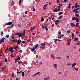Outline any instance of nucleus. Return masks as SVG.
Listing matches in <instances>:
<instances>
[{"label": "nucleus", "instance_id": "nucleus-1", "mask_svg": "<svg viewBox=\"0 0 80 80\" xmlns=\"http://www.w3.org/2000/svg\"><path fill=\"white\" fill-rule=\"evenodd\" d=\"M14 35H18L19 37H22V34L20 32H17L14 33Z\"/></svg>", "mask_w": 80, "mask_h": 80}, {"label": "nucleus", "instance_id": "nucleus-2", "mask_svg": "<svg viewBox=\"0 0 80 80\" xmlns=\"http://www.w3.org/2000/svg\"><path fill=\"white\" fill-rule=\"evenodd\" d=\"M13 48H14L13 47H11L8 50V52H11V51H12V50H13Z\"/></svg>", "mask_w": 80, "mask_h": 80}, {"label": "nucleus", "instance_id": "nucleus-3", "mask_svg": "<svg viewBox=\"0 0 80 80\" xmlns=\"http://www.w3.org/2000/svg\"><path fill=\"white\" fill-rule=\"evenodd\" d=\"M20 43H22V40L20 39H19L18 40L17 44V45H19Z\"/></svg>", "mask_w": 80, "mask_h": 80}, {"label": "nucleus", "instance_id": "nucleus-4", "mask_svg": "<svg viewBox=\"0 0 80 80\" xmlns=\"http://www.w3.org/2000/svg\"><path fill=\"white\" fill-rule=\"evenodd\" d=\"M76 23H78L80 22V19L77 17H76Z\"/></svg>", "mask_w": 80, "mask_h": 80}, {"label": "nucleus", "instance_id": "nucleus-5", "mask_svg": "<svg viewBox=\"0 0 80 80\" xmlns=\"http://www.w3.org/2000/svg\"><path fill=\"white\" fill-rule=\"evenodd\" d=\"M5 38H2L0 41V42H1V43H4V42H5L4 40H5Z\"/></svg>", "mask_w": 80, "mask_h": 80}, {"label": "nucleus", "instance_id": "nucleus-6", "mask_svg": "<svg viewBox=\"0 0 80 80\" xmlns=\"http://www.w3.org/2000/svg\"><path fill=\"white\" fill-rule=\"evenodd\" d=\"M80 9V8H78L74 9L72 11V12H77L78 10Z\"/></svg>", "mask_w": 80, "mask_h": 80}, {"label": "nucleus", "instance_id": "nucleus-7", "mask_svg": "<svg viewBox=\"0 0 80 80\" xmlns=\"http://www.w3.org/2000/svg\"><path fill=\"white\" fill-rule=\"evenodd\" d=\"M12 22H9L8 23H6V25H12Z\"/></svg>", "mask_w": 80, "mask_h": 80}, {"label": "nucleus", "instance_id": "nucleus-8", "mask_svg": "<svg viewBox=\"0 0 80 80\" xmlns=\"http://www.w3.org/2000/svg\"><path fill=\"white\" fill-rule=\"evenodd\" d=\"M70 25L71 27H76V25L75 24H74L73 23L71 22L70 23Z\"/></svg>", "mask_w": 80, "mask_h": 80}, {"label": "nucleus", "instance_id": "nucleus-9", "mask_svg": "<svg viewBox=\"0 0 80 80\" xmlns=\"http://www.w3.org/2000/svg\"><path fill=\"white\" fill-rule=\"evenodd\" d=\"M14 50H18V47L17 46H14Z\"/></svg>", "mask_w": 80, "mask_h": 80}, {"label": "nucleus", "instance_id": "nucleus-10", "mask_svg": "<svg viewBox=\"0 0 80 80\" xmlns=\"http://www.w3.org/2000/svg\"><path fill=\"white\" fill-rule=\"evenodd\" d=\"M14 4H15V2L13 1V0H12V1L11 3V6H13Z\"/></svg>", "mask_w": 80, "mask_h": 80}, {"label": "nucleus", "instance_id": "nucleus-11", "mask_svg": "<svg viewBox=\"0 0 80 80\" xmlns=\"http://www.w3.org/2000/svg\"><path fill=\"white\" fill-rule=\"evenodd\" d=\"M77 65V63L76 62L74 63L72 65V67H73L75 65Z\"/></svg>", "mask_w": 80, "mask_h": 80}, {"label": "nucleus", "instance_id": "nucleus-12", "mask_svg": "<svg viewBox=\"0 0 80 80\" xmlns=\"http://www.w3.org/2000/svg\"><path fill=\"white\" fill-rule=\"evenodd\" d=\"M54 12H58V9L57 8H56L54 9Z\"/></svg>", "mask_w": 80, "mask_h": 80}, {"label": "nucleus", "instance_id": "nucleus-13", "mask_svg": "<svg viewBox=\"0 0 80 80\" xmlns=\"http://www.w3.org/2000/svg\"><path fill=\"white\" fill-rule=\"evenodd\" d=\"M44 80H49V77H48L44 79Z\"/></svg>", "mask_w": 80, "mask_h": 80}, {"label": "nucleus", "instance_id": "nucleus-14", "mask_svg": "<svg viewBox=\"0 0 80 80\" xmlns=\"http://www.w3.org/2000/svg\"><path fill=\"white\" fill-rule=\"evenodd\" d=\"M18 27H19V28H22V25L20 24H18Z\"/></svg>", "mask_w": 80, "mask_h": 80}, {"label": "nucleus", "instance_id": "nucleus-15", "mask_svg": "<svg viewBox=\"0 0 80 80\" xmlns=\"http://www.w3.org/2000/svg\"><path fill=\"white\" fill-rule=\"evenodd\" d=\"M72 20L73 21V20H76V18H75V17L74 16H73V17H72Z\"/></svg>", "mask_w": 80, "mask_h": 80}, {"label": "nucleus", "instance_id": "nucleus-16", "mask_svg": "<svg viewBox=\"0 0 80 80\" xmlns=\"http://www.w3.org/2000/svg\"><path fill=\"white\" fill-rule=\"evenodd\" d=\"M25 32H22V37H24V36H25Z\"/></svg>", "mask_w": 80, "mask_h": 80}, {"label": "nucleus", "instance_id": "nucleus-17", "mask_svg": "<svg viewBox=\"0 0 80 80\" xmlns=\"http://www.w3.org/2000/svg\"><path fill=\"white\" fill-rule=\"evenodd\" d=\"M12 42H18V40L16 39V40L15 39H13L12 41Z\"/></svg>", "mask_w": 80, "mask_h": 80}, {"label": "nucleus", "instance_id": "nucleus-18", "mask_svg": "<svg viewBox=\"0 0 80 80\" xmlns=\"http://www.w3.org/2000/svg\"><path fill=\"white\" fill-rule=\"evenodd\" d=\"M80 7V5L78 4V5H77L76 6H75V8H77Z\"/></svg>", "mask_w": 80, "mask_h": 80}, {"label": "nucleus", "instance_id": "nucleus-19", "mask_svg": "<svg viewBox=\"0 0 80 80\" xmlns=\"http://www.w3.org/2000/svg\"><path fill=\"white\" fill-rule=\"evenodd\" d=\"M71 3H69V4H68V8H70V7H71Z\"/></svg>", "mask_w": 80, "mask_h": 80}, {"label": "nucleus", "instance_id": "nucleus-20", "mask_svg": "<svg viewBox=\"0 0 80 80\" xmlns=\"http://www.w3.org/2000/svg\"><path fill=\"white\" fill-rule=\"evenodd\" d=\"M22 77H25V72H22Z\"/></svg>", "mask_w": 80, "mask_h": 80}, {"label": "nucleus", "instance_id": "nucleus-21", "mask_svg": "<svg viewBox=\"0 0 80 80\" xmlns=\"http://www.w3.org/2000/svg\"><path fill=\"white\" fill-rule=\"evenodd\" d=\"M78 38H75V39H73V41L76 42V41H77V40H78Z\"/></svg>", "mask_w": 80, "mask_h": 80}, {"label": "nucleus", "instance_id": "nucleus-22", "mask_svg": "<svg viewBox=\"0 0 80 80\" xmlns=\"http://www.w3.org/2000/svg\"><path fill=\"white\" fill-rule=\"evenodd\" d=\"M63 14V12H61L59 13V15L60 16L61 15Z\"/></svg>", "mask_w": 80, "mask_h": 80}, {"label": "nucleus", "instance_id": "nucleus-23", "mask_svg": "<svg viewBox=\"0 0 80 80\" xmlns=\"http://www.w3.org/2000/svg\"><path fill=\"white\" fill-rule=\"evenodd\" d=\"M44 21V18H42L41 19V22H43Z\"/></svg>", "mask_w": 80, "mask_h": 80}, {"label": "nucleus", "instance_id": "nucleus-24", "mask_svg": "<svg viewBox=\"0 0 80 80\" xmlns=\"http://www.w3.org/2000/svg\"><path fill=\"white\" fill-rule=\"evenodd\" d=\"M35 27H36V26H35L32 28H31L30 29L31 30H35Z\"/></svg>", "mask_w": 80, "mask_h": 80}, {"label": "nucleus", "instance_id": "nucleus-25", "mask_svg": "<svg viewBox=\"0 0 80 80\" xmlns=\"http://www.w3.org/2000/svg\"><path fill=\"white\" fill-rule=\"evenodd\" d=\"M38 46V45L36 44L35 46L34 47V48H35V49H36V48H37V47Z\"/></svg>", "mask_w": 80, "mask_h": 80}, {"label": "nucleus", "instance_id": "nucleus-26", "mask_svg": "<svg viewBox=\"0 0 80 80\" xmlns=\"http://www.w3.org/2000/svg\"><path fill=\"white\" fill-rule=\"evenodd\" d=\"M74 68L76 71H78V68Z\"/></svg>", "mask_w": 80, "mask_h": 80}, {"label": "nucleus", "instance_id": "nucleus-27", "mask_svg": "<svg viewBox=\"0 0 80 80\" xmlns=\"http://www.w3.org/2000/svg\"><path fill=\"white\" fill-rule=\"evenodd\" d=\"M41 45H43V46H45V45H46V44L44 43H42L41 44Z\"/></svg>", "mask_w": 80, "mask_h": 80}, {"label": "nucleus", "instance_id": "nucleus-28", "mask_svg": "<svg viewBox=\"0 0 80 80\" xmlns=\"http://www.w3.org/2000/svg\"><path fill=\"white\" fill-rule=\"evenodd\" d=\"M11 37L12 39H14V38H15V36H14V35L11 36Z\"/></svg>", "mask_w": 80, "mask_h": 80}, {"label": "nucleus", "instance_id": "nucleus-29", "mask_svg": "<svg viewBox=\"0 0 80 80\" xmlns=\"http://www.w3.org/2000/svg\"><path fill=\"white\" fill-rule=\"evenodd\" d=\"M54 40H55L54 41V42L55 43V42H57V40H58V39H54Z\"/></svg>", "mask_w": 80, "mask_h": 80}, {"label": "nucleus", "instance_id": "nucleus-30", "mask_svg": "<svg viewBox=\"0 0 80 80\" xmlns=\"http://www.w3.org/2000/svg\"><path fill=\"white\" fill-rule=\"evenodd\" d=\"M35 50V49L34 48H33L31 49V51L32 52H33Z\"/></svg>", "mask_w": 80, "mask_h": 80}, {"label": "nucleus", "instance_id": "nucleus-31", "mask_svg": "<svg viewBox=\"0 0 80 80\" xmlns=\"http://www.w3.org/2000/svg\"><path fill=\"white\" fill-rule=\"evenodd\" d=\"M71 41H72V40L69 39L68 40H67V42H71Z\"/></svg>", "mask_w": 80, "mask_h": 80}, {"label": "nucleus", "instance_id": "nucleus-32", "mask_svg": "<svg viewBox=\"0 0 80 80\" xmlns=\"http://www.w3.org/2000/svg\"><path fill=\"white\" fill-rule=\"evenodd\" d=\"M51 58H53L54 57V55L53 54L52 55H51Z\"/></svg>", "mask_w": 80, "mask_h": 80}, {"label": "nucleus", "instance_id": "nucleus-33", "mask_svg": "<svg viewBox=\"0 0 80 80\" xmlns=\"http://www.w3.org/2000/svg\"><path fill=\"white\" fill-rule=\"evenodd\" d=\"M60 22V20H57L55 22V23H58Z\"/></svg>", "mask_w": 80, "mask_h": 80}, {"label": "nucleus", "instance_id": "nucleus-34", "mask_svg": "<svg viewBox=\"0 0 80 80\" xmlns=\"http://www.w3.org/2000/svg\"><path fill=\"white\" fill-rule=\"evenodd\" d=\"M31 41V39H29L27 40V42H30Z\"/></svg>", "mask_w": 80, "mask_h": 80}, {"label": "nucleus", "instance_id": "nucleus-35", "mask_svg": "<svg viewBox=\"0 0 80 80\" xmlns=\"http://www.w3.org/2000/svg\"><path fill=\"white\" fill-rule=\"evenodd\" d=\"M3 34V32H1V35L2 37L3 36L2 35Z\"/></svg>", "mask_w": 80, "mask_h": 80}, {"label": "nucleus", "instance_id": "nucleus-36", "mask_svg": "<svg viewBox=\"0 0 80 80\" xmlns=\"http://www.w3.org/2000/svg\"><path fill=\"white\" fill-rule=\"evenodd\" d=\"M21 2H22V1H21V0H20L19 2V5H21Z\"/></svg>", "mask_w": 80, "mask_h": 80}, {"label": "nucleus", "instance_id": "nucleus-37", "mask_svg": "<svg viewBox=\"0 0 80 80\" xmlns=\"http://www.w3.org/2000/svg\"><path fill=\"white\" fill-rule=\"evenodd\" d=\"M62 18V16H61L58 18V19L60 20L61 18Z\"/></svg>", "mask_w": 80, "mask_h": 80}, {"label": "nucleus", "instance_id": "nucleus-38", "mask_svg": "<svg viewBox=\"0 0 80 80\" xmlns=\"http://www.w3.org/2000/svg\"><path fill=\"white\" fill-rule=\"evenodd\" d=\"M79 25V23H76V27H77H77H78Z\"/></svg>", "mask_w": 80, "mask_h": 80}, {"label": "nucleus", "instance_id": "nucleus-39", "mask_svg": "<svg viewBox=\"0 0 80 80\" xmlns=\"http://www.w3.org/2000/svg\"><path fill=\"white\" fill-rule=\"evenodd\" d=\"M13 26H14V24H13L10 27H11V28H12V27H13Z\"/></svg>", "mask_w": 80, "mask_h": 80}, {"label": "nucleus", "instance_id": "nucleus-40", "mask_svg": "<svg viewBox=\"0 0 80 80\" xmlns=\"http://www.w3.org/2000/svg\"><path fill=\"white\" fill-rule=\"evenodd\" d=\"M71 30H69L67 31V32L68 33H70Z\"/></svg>", "mask_w": 80, "mask_h": 80}, {"label": "nucleus", "instance_id": "nucleus-41", "mask_svg": "<svg viewBox=\"0 0 80 80\" xmlns=\"http://www.w3.org/2000/svg\"><path fill=\"white\" fill-rule=\"evenodd\" d=\"M67 45H70V42H68Z\"/></svg>", "mask_w": 80, "mask_h": 80}, {"label": "nucleus", "instance_id": "nucleus-42", "mask_svg": "<svg viewBox=\"0 0 80 80\" xmlns=\"http://www.w3.org/2000/svg\"><path fill=\"white\" fill-rule=\"evenodd\" d=\"M6 37H7V38H9V35L8 34L7 35H6Z\"/></svg>", "mask_w": 80, "mask_h": 80}, {"label": "nucleus", "instance_id": "nucleus-43", "mask_svg": "<svg viewBox=\"0 0 80 80\" xmlns=\"http://www.w3.org/2000/svg\"><path fill=\"white\" fill-rule=\"evenodd\" d=\"M12 77H14V73H12Z\"/></svg>", "mask_w": 80, "mask_h": 80}, {"label": "nucleus", "instance_id": "nucleus-44", "mask_svg": "<svg viewBox=\"0 0 80 80\" xmlns=\"http://www.w3.org/2000/svg\"><path fill=\"white\" fill-rule=\"evenodd\" d=\"M23 52V51H22V50H20L19 51V53H22Z\"/></svg>", "mask_w": 80, "mask_h": 80}, {"label": "nucleus", "instance_id": "nucleus-45", "mask_svg": "<svg viewBox=\"0 0 80 80\" xmlns=\"http://www.w3.org/2000/svg\"><path fill=\"white\" fill-rule=\"evenodd\" d=\"M79 13V12L78 11H76V12H75V13L76 14V13Z\"/></svg>", "mask_w": 80, "mask_h": 80}, {"label": "nucleus", "instance_id": "nucleus-46", "mask_svg": "<svg viewBox=\"0 0 80 80\" xmlns=\"http://www.w3.org/2000/svg\"><path fill=\"white\" fill-rule=\"evenodd\" d=\"M56 58L58 59H59L60 60H61V58L60 57H57Z\"/></svg>", "mask_w": 80, "mask_h": 80}, {"label": "nucleus", "instance_id": "nucleus-47", "mask_svg": "<svg viewBox=\"0 0 80 80\" xmlns=\"http://www.w3.org/2000/svg\"><path fill=\"white\" fill-rule=\"evenodd\" d=\"M75 16H76V17H79V15L78 14H75Z\"/></svg>", "mask_w": 80, "mask_h": 80}, {"label": "nucleus", "instance_id": "nucleus-48", "mask_svg": "<svg viewBox=\"0 0 80 80\" xmlns=\"http://www.w3.org/2000/svg\"><path fill=\"white\" fill-rule=\"evenodd\" d=\"M63 36H64V35L62 34V35L60 36V37H61V38H63Z\"/></svg>", "mask_w": 80, "mask_h": 80}, {"label": "nucleus", "instance_id": "nucleus-49", "mask_svg": "<svg viewBox=\"0 0 80 80\" xmlns=\"http://www.w3.org/2000/svg\"><path fill=\"white\" fill-rule=\"evenodd\" d=\"M18 59V60H20V57H18V58H17Z\"/></svg>", "mask_w": 80, "mask_h": 80}, {"label": "nucleus", "instance_id": "nucleus-50", "mask_svg": "<svg viewBox=\"0 0 80 80\" xmlns=\"http://www.w3.org/2000/svg\"><path fill=\"white\" fill-rule=\"evenodd\" d=\"M47 5H48V4H46V5H45L44 6L43 8L45 7H47Z\"/></svg>", "mask_w": 80, "mask_h": 80}, {"label": "nucleus", "instance_id": "nucleus-51", "mask_svg": "<svg viewBox=\"0 0 80 80\" xmlns=\"http://www.w3.org/2000/svg\"><path fill=\"white\" fill-rule=\"evenodd\" d=\"M25 42H26L25 41H22V43L23 44L25 43Z\"/></svg>", "mask_w": 80, "mask_h": 80}, {"label": "nucleus", "instance_id": "nucleus-52", "mask_svg": "<svg viewBox=\"0 0 80 80\" xmlns=\"http://www.w3.org/2000/svg\"><path fill=\"white\" fill-rule=\"evenodd\" d=\"M8 50V48H7L6 49H5V51H7V50Z\"/></svg>", "mask_w": 80, "mask_h": 80}, {"label": "nucleus", "instance_id": "nucleus-53", "mask_svg": "<svg viewBox=\"0 0 80 80\" xmlns=\"http://www.w3.org/2000/svg\"><path fill=\"white\" fill-rule=\"evenodd\" d=\"M60 3V2H59V5H61V6H62L63 5V4Z\"/></svg>", "mask_w": 80, "mask_h": 80}, {"label": "nucleus", "instance_id": "nucleus-54", "mask_svg": "<svg viewBox=\"0 0 80 80\" xmlns=\"http://www.w3.org/2000/svg\"><path fill=\"white\" fill-rule=\"evenodd\" d=\"M68 0H64V3H66V2H68Z\"/></svg>", "mask_w": 80, "mask_h": 80}, {"label": "nucleus", "instance_id": "nucleus-55", "mask_svg": "<svg viewBox=\"0 0 80 80\" xmlns=\"http://www.w3.org/2000/svg\"><path fill=\"white\" fill-rule=\"evenodd\" d=\"M59 35H61V31H60L58 32Z\"/></svg>", "mask_w": 80, "mask_h": 80}, {"label": "nucleus", "instance_id": "nucleus-56", "mask_svg": "<svg viewBox=\"0 0 80 80\" xmlns=\"http://www.w3.org/2000/svg\"><path fill=\"white\" fill-rule=\"evenodd\" d=\"M28 25L29 26H30V25H31V23L30 22H29Z\"/></svg>", "mask_w": 80, "mask_h": 80}, {"label": "nucleus", "instance_id": "nucleus-57", "mask_svg": "<svg viewBox=\"0 0 80 80\" xmlns=\"http://www.w3.org/2000/svg\"><path fill=\"white\" fill-rule=\"evenodd\" d=\"M39 73H40V72H38L36 73L35 74H36V75H38V74H39Z\"/></svg>", "mask_w": 80, "mask_h": 80}, {"label": "nucleus", "instance_id": "nucleus-58", "mask_svg": "<svg viewBox=\"0 0 80 80\" xmlns=\"http://www.w3.org/2000/svg\"><path fill=\"white\" fill-rule=\"evenodd\" d=\"M39 65H42V62H40L39 63Z\"/></svg>", "mask_w": 80, "mask_h": 80}, {"label": "nucleus", "instance_id": "nucleus-59", "mask_svg": "<svg viewBox=\"0 0 80 80\" xmlns=\"http://www.w3.org/2000/svg\"><path fill=\"white\" fill-rule=\"evenodd\" d=\"M48 27V26H45L44 28L45 29L47 28Z\"/></svg>", "mask_w": 80, "mask_h": 80}, {"label": "nucleus", "instance_id": "nucleus-60", "mask_svg": "<svg viewBox=\"0 0 80 80\" xmlns=\"http://www.w3.org/2000/svg\"><path fill=\"white\" fill-rule=\"evenodd\" d=\"M7 28H8H8H9V29H10V28H11L10 27H7Z\"/></svg>", "mask_w": 80, "mask_h": 80}, {"label": "nucleus", "instance_id": "nucleus-61", "mask_svg": "<svg viewBox=\"0 0 80 80\" xmlns=\"http://www.w3.org/2000/svg\"><path fill=\"white\" fill-rule=\"evenodd\" d=\"M57 64H53V66H57Z\"/></svg>", "mask_w": 80, "mask_h": 80}, {"label": "nucleus", "instance_id": "nucleus-62", "mask_svg": "<svg viewBox=\"0 0 80 80\" xmlns=\"http://www.w3.org/2000/svg\"><path fill=\"white\" fill-rule=\"evenodd\" d=\"M71 35H72V36H74V33H72L71 34Z\"/></svg>", "mask_w": 80, "mask_h": 80}, {"label": "nucleus", "instance_id": "nucleus-63", "mask_svg": "<svg viewBox=\"0 0 80 80\" xmlns=\"http://www.w3.org/2000/svg\"><path fill=\"white\" fill-rule=\"evenodd\" d=\"M28 12L27 11H26L25 12V14H27V13Z\"/></svg>", "mask_w": 80, "mask_h": 80}, {"label": "nucleus", "instance_id": "nucleus-64", "mask_svg": "<svg viewBox=\"0 0 80 80\" xmlns=\"http://www.w3.org/2000/svg\"><path fill=\"white\" fill-rule=\"evenodd\" d=\"M10 56H11V57H12V58L13 57V56L12 55V54L10 55Z\"/></svg>", "mask_w": 80, "mask_h": 80}]
</instances>
